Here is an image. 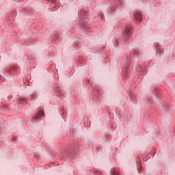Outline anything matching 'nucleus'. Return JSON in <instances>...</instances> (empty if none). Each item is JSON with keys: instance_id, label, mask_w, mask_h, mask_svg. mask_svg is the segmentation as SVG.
I'll list each match as a JSON object with an SVG mask.
<instances>
[{"instance_id": "nucleus-1", "label": "nucleus", "mask_w": 175, "mask_h": 175, "mask_svg": "<svg viewBox=\"0 0 175 175\" xmlns=\"http://www.w3.org/2000/svg\"><path fill=\"white\" fill-rule=\"evenodd\" d=\"M132 33V27L126 26L124 31V35L126 36V40H128V36H131Z\"/></svg>"}, {"instance_id": "nucleus-2", "label": "nucleus", "mask_w": 175, "mask_h": 175, "mask_svg": "<svg viewBox=\"0 0 175 175\" xmlns=\"http://www.w3.org/2000/svg\"><path fill=\"white\" fill-rule=\"evenodd\" d=\"M135 18H136V20H137V21H139V23H142V15L139 13H137L135 14Z\"/></svg>"}, {"instance_id": "nucleus-3", "label": "nucleus", "mask_w": 175, "mask_h": 175, "mask_svg": "<svg viewBox=\"0 0 175 175\" xmlns=\"http://www.w3.org/2000/svg\"><path fill=\"white\" fill-rule=\"evenodd\" d=\"M42 116V113H39L38 115L35 116L36 120L39 119V118Z\"/></svg>"}, {"instance_id": "nucleus-4", "label": "nucleus", "mask_w": 175, "mask_h": 175, "mask_svg": "<svg viewBox=\"0 0 175 175\" xmlns=\"http://www.w3.org/2000/svg\"><path fill=\"white\" fill-rule=\"evenodd\" d=\"M113 175H120V174H118V172H114Z\"/></svg>"}, {"instance_id": "nucleus-5", "label": "nucleus", "mask_w": 175, "mask_h": 175, "mask_svg": "<svg viewBox=\"0 0 175 175\" xmlns=\"http://www.w3.org/2000/svg\"><path fill=\"white\" fill-rule=\"evenodd\" d=\"M21 102H25V99L23 98V99H21Z\"/></svg>"}, {"instance_id": "nucleus-6", "label": "nucleus", "mask_w": 175, "mask_h": 175, "mask_svg": "<svg viewBox=\"0 0 175 175\" xmlns=\"http://www.w3.org/2000/svg\"><path fill=\"white\" fill-rule=\"evenodd\" d=\"M42 116H43V117H44V113H42Z\"/></svg>"}]
</instances>
